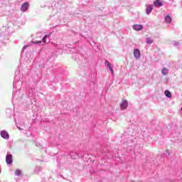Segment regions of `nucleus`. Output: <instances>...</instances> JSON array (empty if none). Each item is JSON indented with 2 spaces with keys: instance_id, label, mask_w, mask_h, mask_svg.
Wrapping results in <instances>:
<instances>
[{
  "instance_id": "1",
  "label": "nucleus",
  "mask_w": 182,
  "mask_h": 182,
  "mask_svg": "<svg viewBox=\"0 0 182 182\" xmlns=\"http://www.w3.org/2000/svg\"><path fill=\"white\" fill-rule=\"evenodd\" d=\"M127 106H129V102H127V100H123L120 104V109H122V110H124L125 109H127Z\"/></svg>"
},
{
  "instance_id": "2",
  "label": "nucleus",
  "mask_w": 182,
  "mask_h": 182,
  "mask_svg": "<svg viewBox=\"0 0 182 182\" xmlns=\"http://www.w3.org/2000/svg\"><path fill=\"white\" fill-rule=\"evenodd\" d=\"M28 8H29V3L25 2L24 4H22L21 7V11H22V12H26Z\"/></svg>"
},
{
  "instance_id": "3",
  "label": "nucleus",
  "mask_w": 182,
  "mask_h": 182,
  "mask_svg": "<svg viewBox=\"0 0 182 182\" xmlns=\"http://www.w3.org/2000/svg\"><path fill=\"white\" fill-rule=\"evenodd\" d=\"M1 136L3 139H6V140H8V139H9V134H8L6 131L3 130L1 132Z\"/></svg>"
},
{
  "instance_id": "4",
  "label": "nucleus",
  "mask_w": 182,
  "mask_h": 182,
  "mask_svg": "<svg viewBox=\"0 0 182 182\" xmlns=\"http://www.w3.org/2000/svg\"><path fill=\"white\" fill-rule=\"evenodd\" d=\"M6 161L7 164H12V155L11 154L6 155Z\"/></svg>"
},
{
  "instance_id": "5",
  "label": "nucleus",
  "mask_w": 182,
  "mask_h": 182,
  "mask_svg": "<svg viewBox=\"0 0 182 182\" xmlns=\"http://www.w3.org/2000/svg\"><path fill=\"white\" fill-rule=\"evenodd\" d=\"M134 56H135L137 59L140 58V50L135 49L134 50Z\"/></svg>"
},
{
  "instance_id": "6",
  "label": "nucleus",
  "mask_w": 182,
  "mask_h": 182,
  "mask_svg": "<svg viewBox=\"0 0 182 182\" xmlns=\"http://www.w3.org/2000/svg\"><path fill=\"white\" fill-rule=\"evenodd\" d=\"M133 28L134 29V31H141V29H143V26L136 24L133 26Z\"/></svg>"
},
{
  "instance_id": "7",
  "label": "nucleus",
  "mask_w": 182,
  "mask_h": 182,
  "mask_svg": "<svg viewBox=\"0 0 182 182\" xmlns=\"http://www.w3.org/2000/svg\"><path fill=\"white\" fill-rule=\"evenodd\" d=\"M154 6H163V3L161 1H160V0H156L154 2Z\"/></svg>"
},
{
  "instance_id": "8",
  "label": "nucleus",
  "mask_w": 182,
  "mask_h": 182,
  "mask_svg": "<svg viewBox=\"0 0 182 182\" xmlns=\"http://www.w3.org/2000/svg\"><path fill=\"white\" fill-rule=\"evenodd\" d=\"M151 11H153V6L152 5H148L146 6V14H151Z\"/></svg>"
},
{
  "instance_id": "9",
  "label": "nucleus",
  "mask_w": 182,
  "mask_h": 182,
  "mask_svg": "<svg viewBox=\"0 0 182 182\" xmlns=\"http://www.w3.org/2000/svg\"><path fill=\"white\" fill-rule=\"evenodd\" d=\"M162 74L164 75L165 76L168 75V69H167L166 68H164L162 69Z\"/></svg>"
},
{
  "instance_id": "10",
  "label": "nucleus",
  "mask_w": 182,
  "mask_h": 182,
  "mask_svg": "<svg viewBox=\"0 0 182 182\" xmlns=\"http://www.w3.org/2000/svg\"><path fill=\"white\" fill-rule=\"evenodd\" d=\"M165 21L166 22V23H171V17H170V16H166L165 17Z\"/></svg>"
},
{
  "instance_id": "11",
  "label": "nucleus",
  "mask_w": 182,
  "mask_h": 182,
  "mask_svg": "<svg viewBox=\"0 0 182 182\" xmlns=\"http://www.w3.org/2000/svg\"><path fill=\"white\" fill-rule=\"evenodd\" d=\"M15 175L16 176H21L22 175V171L17 169L15 171Z\"/></svg>"
},
{
  "instance_id": "12",
  "label": "nucleus",
  "mask_w": 182,
  "mask_h": 182,
  "mask_svg": "<svg viewBox=\"0 0 182 182\" xmlns=\"http://www.w3.org/2000/svg\"><path fill=\"white\" fill-rule=\"evenodd\" d=\"M165 95L166 96V97H171V92H170V91L168 90H166Z\"/></svg>"
},
{
  "instance_id": "13",
  "label": "nucleus",
  "mask_w": 182,
  "mask_h": 182,
  "mask_svg": "<svg viewBox=\"0 0 182 182\" xmlns=\"http://www.w3.org/2000/svg\"><path fill=\"white\" fill-rule=\"evenodd\" d=\"M32 43L38 45V43H42V41H35V38L32 40Z\"/></svg>"
},
{
  "instance_id": "14",
  "label": "nucleus",
  "mask_w": 182,
  "mask_h": 182,
  "mask_svg": "<svg viewBox=\"0 0 182 182\" xmlns=\"http://www.w3.org/2000/svg\"><path fill=\"white\" fill-rule=\"evenodd\" d=\"M153 43V39L151 38H146V43H149V45Z\"/></svg>"
},
{
  "instance_id": "15",
  "label": "nucleus",
  "mask_w": 182,
  "mask_h": 182,
  "mask_svg": "<svg viewBox=\"0 0 182 182\" xmlns=\"http://www.w3.org/2000/svg\"><path fill=\"white\" fill-rule=\"evenodd\" d=\"M105 65H107V67L109 68V69H111L112 68V65H110V62L109 61H105Z\"/></svg>"
},
{
  "instance_id": "16",
  "label": "nucleus",
  "mask_w": 182,
  "mask_h": 182,
  "mask_svg": "<svg viewBox=\"0 0 182 182\" xmlns=\"http://www.w3.org/2000/svg\"><path fill=\"white\" fill-rule=\"evenodd\" d=\"M50 33H49L48 35L46 34V36H44V38H46V39H47V38H49V36H50Z\"/></svg>"
},
{
  "instance_id": "17",
  "label": "nucleus",
  "mask_w": 182,
  "mask_h": 182,
  "mask_svg": "<svg viewBox=\"0 0 182 182\" xmlns=\"http://www.w3.org/2000/svg\"><path fill=\"white\" fill-rule=\"evenodd\" d=\"M42 41L43 43H46V38L45 37L43 38Z\"/></svg>"
},
{
  "instance_id": "18",
  "label": "nucleus",
  "mask_w": 182,
  "mask_h": 182,
  "mask_svg": "<svg viewBox=\"0 0 182 182\" xmlns=\"http://www.w3.org/2000/svg\"><path fill=\"white\" fill-rule=\"evenodd\" d=\"M109 70H110L112 75H113V73H114V72L113 71V68H109Z\"/></svg>"
},
{
  "instance_id": "19",
  "label": "nucleus",
  "mask_w": 182,
  "mask_h": 182,
  "mask_svg": "<svg viewBox=\"0 0 182 182\" xmlns=\"http://www.w3.org/2000/svg\"><path fill=\"white\" fill-rule=\"evenodd\" d=\"M109 70H110L112 75H113V73H114V72L113 71V68H109Z\"/></svg>"
},
{
  "instance_id": "20",
  "label": "nucleus",
  "mask_w": 182,
  "mask_h": 182,
  "mask_svg": "<svg viewBox=\"0 0 182 182\" xmlns=\"http://www.w3.org/2000/svg\"><path fill=\"white\" fill-rule=\"evenodd\" d=\"M109 70H110L112 75H113V73H114V72L113 71V68H109Z\"/></svg>"
},
{
  "instance_id": "21",
  "label": "nucleus",
  "mask_w": 182,
  "mask_h": 182,
  "mask_svg": "<svg viewBox=\"0 0 182 182\" xmlns=\"http://www.w3.org/2000/svg\"><path fill=\"white\" fill-rule=\"evenodd\" d=\"M27 46H24L23 48H24V49L26 48Z\"/></svg>"
},
{
  "instance_id": "22",
  "label": "nucleus",
  "mask_w": 182,
  "mask_h": 182,
  "mask_svg": "<svg viewBox=\"0 0 182 182\" xmlns=\"http://www.w3.org/2000/svg\"><path fill=\"white\" fill-rule=\"evenodd\" d=\"M181 110H182V107H181Z\"/></svg>"
}]
</instances>
